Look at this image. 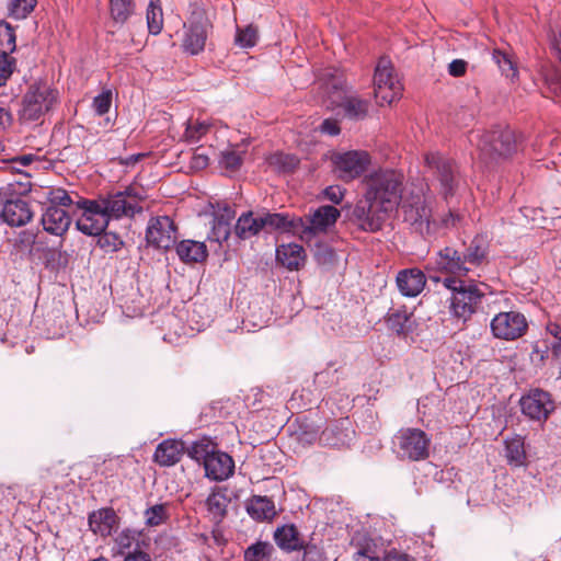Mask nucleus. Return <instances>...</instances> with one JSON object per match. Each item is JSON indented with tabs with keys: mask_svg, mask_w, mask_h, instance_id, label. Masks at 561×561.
I'll list each match as a JSON object with an SVG mask.
<instances>
[{
	"mask_svg": "<svg viewBox=\"0 0 561 561\" xmlns=\"http://www.w3.org/2000/svg\"><path fill=\"white\" fill-rule=\"evenodd\" d=\"M404 175L393 169H378L363 179V196L352 213L356 226L366 232L379 231L387 216L402 201Z\"/></svg>",
	"mask_w": 561,
	"mask_h": 561,
	"instance_id": "nucleus-1",
	"label": "nucleus"
},
{
	"mask_svg": "<svg viewBox=\"0 0 561 561\" xmlns=\"http://www.w3.org/2000/svg\"><path fill=\"white\" fill-rule=\"evenodd\" d=\"M443 285L450 290L449 311L453 317L467 322L482 305L485 296L483 283L446 277Z\"/></svg>",
	"mask_w": 561,
	"mask_h": 561,
	"instance_id": "nucleus-2",
	"label": "nucleus"
},
{
	"mask_svg": "<svg viewBox=\"0 0 561 561\" xmlns=\"http://www.w3.org/2000/svg\"><path fill=\"white\" fill-rule=\"evenodd\" d=\"M324 77V91L332 105L341 107L351 119H362L367 115L368 102L347 92L342 75L328 71Z\"/></svg>",
	"mask_w": 561,
	"mask_h": 561,
	"instance_id": "nucleus-3",
	"label": "nucleus"
},
{
	"mask_svg": "<svg viewBox=\"0 0 561 561\" xmlns=\"http://www.w3.org/2000/svg\"><path fill=\"white\" fill-rule=\"evenodd\" d=\"M58 99V91L49 83L34 82L28 85L22 98L20 116L24 121H38L54 108Z\"/></svg>",
	"mask_w": 561,
	"mask_h": 561,
	"instance_id": "nucleus-4",
	"label": "nucleus"
},
{
	"mask_svg": "<svg viewBox=\"0 0 561 561\" xmlns=\"http://www.w3.org/2000/svg\"><path fill=\"white\" fill-rule=\"evenodd\" d=\"M144 198V190L140 186L130 185L124 191L110 193L107 196L96 201L110 219H118L123 216L131 217L136 213H140Z\"/></svg>",
	"mask_w": 561,
	"mask_h": 561,
	"instance_id": "nucleus-5",
	"label": "nucleus"
},
{
	"mask_svg": "<svg viewBox=\"0 0 561 561\" xmlns=\"http://www.w3.org/2000/svg\"><path fill=\"white\" fill-rule=\"evenodd\" d=\"M190 455L198 461L203 460L206 476L215 481L227 480L233 473V459L226 453L209 450L208 443L193 444Z\"/></svg>",
	"mask_w": 561,
	"mask_h": 561,
	"instance_id": "nucleus-6",
	"label": "nucleus"
},
{
	"mask_svg": "<svg viewBox=\"0 0 561 561\" xmlns=\"http://www.w3.org/2000/svg\"><path fill=\"white\" fill-rule=\"evenodd\" d=\"M374 84L375 98L379 105L391 104L400 98L402 84L388 58L379 59L375 70Z\"/></svg>",
	"mask_w": 561,
	"mask_h": 561,
	"instance_id": "nucleus-7",
	"label": "nucleus"
},
{
	"mask_svg": "<svg viewBox=\"0 0 561 561\" xmlns=\"http://www.w3.org/2000/svg\"><path fill=\"white\" fill-rule=\"evenodd\" d=\"M398 455L412 461L424 460L430 455L431 438L419 428H402L394 437Z\"/></svg>",
	"mask_w": 561,
	"mask_h": 561,
	"instance_id": "nucleus-8",
	"label": "nucleus"
},
{
	"mask_svg": "<svg viewBox=\"0 0 561 561\" xmlns=\"http://www.w3.org/2000/svg\"><path fill=\"white\" fill-rule=\"evenodd\" d=\"M404 221L409 222L421 234L431 232L432 207L431 201L422 192H412L402 199L401 205Z\"/></svg>",
	"mask_w": 561,
	"mask_h": 561,
	"instance_id": "nucleus-9",
	"label": "nucleus"
},
{
	"mask_svg": "<svg viewBox=\"0 0 561 561\" xmlns=\"http://www.w3.org/2000/svg\"><path fill=\"white\" fill-rule=\"evenodd\" d=\"M34 216L28 202L11 194V187L0 188V218L10 227L27 225Z\"/></svg>",
	"mask_w": 561,
	"mask_h": 561,
	"instance_id": "nucleus-10",
	"label": "nucleus"
},
{
	"mask_svg": "<svg viewBox=\"0 0 561 561\" xmlns=\"http://www.w3.org/2000/svg\"><path fill=\"white\" fill-rule=\"evenodd\" d=\"M490 327L494 337L504 341H515L526 334L528 322L520 312L505 311L494 316Z\"/></svg>",
	"mask_w": 561,
	"mask_h": 561,
	"instance_id": "nucleus-11",
	"label": "nucleus"
},
{
	"mask_svg": "<svg viewBox=\"0 0 561 561\" xmlns=\"http://www.w3.org/2000/svg\"><path fill=\"white\" fill-rule=\"evenodd\" d=\"M332 162L337 178L350 182L365 172L370 164V156L366 151L351 150L333 154Z\"/></svg>",
	"mask_w": 561,
	"mask_h": 561,
	"instance_id": "nucleus-12",
	"label": "nucleus"
},
{
	"mask_svg": "<svg viewBox=\"0 0 561 561\" xmlns=\"http://www.w3.org/2000/svg\"><path fill=\"white\" fill-rule=\"evenodd\" d=\"M83 210L77 220V228L88 236H100L107 227L110 218L98 201L82 199L78 203Z\"/></svg>",
	"mask_w": 561,
	"mask_h": 561,
	"instance_id": "nucleus-13",
	"label": "nucleus"
},
{
	"mask_svg": "<svg viewBox=\"0 0 561 561\" xmlns=\"http://www.w3.org/2000/svg\"><path fill=\"white\" fill-rule=\"evenodd\" d=\"M478 147L485 154L507 157L517 150L516 136L510 128L496 129L484 134Z\"/></svg>",
	"mask_w": 561,
	"mask_h": 561,
	"instance_id": "nucleus-14",
	"label": "nucleus"
},
{
	"mask_svg": "<svg viewBox=\"0 0 561 561\" xmlns=\"http://www.w3.org/2000/svg\"><path fill=\"white\" fill-rule=\"evenodd\" d=\"M424 163L436 175L444 195L451 194L457 185V169L454 162L439 152L430 151L424 156Z\"/></svg>",
	"mask_w": 561,
	"mask_h": 561,
	"instance_id": "nucleus-15",
	"label": "nucleus"
},
{
	"mask_svg": "<svg viewBox=\"0 0 561 561\" xmlns=\"http://www.w3.org/2000/svg\"><path fill=\"white\" fill-rule=\"evenodd\" d=\"M146 240L157 249H170L176 241V227L173 220L169 216L151 218L148 222Z\"/></svg>",
	"mask_w": 561,
	"mask_h": 561,
	"instance_id": "nucleus-16",
	"label": "nucleus"
},
{
	"mask_svg": "<svg viewBox=\"0 0 561 561\" xmlns=\"http://www.w3.org/2000/svg\"><path fill=\"white\" fill-rule=\"evenodd\" d=\"M522 412L531 420L545 422L554 411V402L549 392L531 389L520 399Z\"/></svg>",
	"mask_w": 561,
	"mask_h": 561,
	"instance_id": "nucleus-17",
	"label": "nucleus"
},
{
	"mask_svg": "<svg viewBox=\"0 0 561 561\" xmlns=\"http://www.w3.org/2000/svg\"><path fill=\"white\" fill-rule=\"evenodd\" d=\"M339 217L340 210L334 206L319 207L308 219H302V227L299 228L300 239L310 241L314 234L324 232L333 226Z\"/></svg>",
	"mask_w": 561,
	"mask_h": 561,
	"instance_id": "nucleus-18",
	"label": "nucleus"
},
{
	"mask_svg": "<svg viewBox=\"0 0 561 561\" xmlns=\"http://www.w3.org/2000/svg\"><path fill=\"white\" fill-rule=\"evenodd\" d=\"M273 538L277 547L284 552L290 553L304 550L305 554H308L311 551V546L305 542L301 534L294 524L277 527Z\"/></svg>",
	"mask_w": 561,
	"mask_h": 561,
	"instance_id": "nucleus-19",
	"label": "nucleus"
},
{
	"mask_svg": "<svg viewBox=\"0 0 561 561\" xmlns=\"http://www.w3.org/2000/svg\"><path fill=\"white\" fill-rule=\"evenodd\" d=\"M435 268L456 275V278H460L462 276H468L469 268L466 267L462 254L450 247H446L438 251L435 261Z\"/></svg>",
	"mask_w": 561,
	"mask_h": 561,
	"instance_id": "nucleus-20",
	"label": "nucleus"
},
{
	"mask_svg": "<svg viewBox=\"0 0 561 561\" xmlns=\"http://www.w3.org/2000/svg\"><path fill=\"white\" fill-rule=\"evenodd\" d=\"M396 283L399 291L403 296L416 297L423 291L426 277L420 268H405L397 274Z\"/></svg>",
	"mask_w": 561,
	"mask_h": 561,
	"instance_id": "nucleus-21",
	"label": "nucleus"
},
{
	"mask_svg": "<svg viewBox=\"0 0 561 561\" xmlns=\"http://www.w3.org/2000/svg\"><path fill=\"white\" fill-rule=\"evenodd\" d=\"M347 420H340L329 424L320 434L319 442L324 446L343 447L350 445L354 431Z\"/></svg>",
	"mask_w": 561,
	"mask_h": 561,
	"instance_id": "nucleus-22",
	"label": "nucleus"
},
{
	"mask_svg": "<svg viewBox=\"0 0 561 561\" xmlns=\"http://www.w3.org/2000/svg\"><path fill=\"white\" fill-rule=\"evenodd\" d=\"M260 215L262 230L267 232L279 230L299 236V228L302 227L301 217H289L288 215L277 213H263Z\"/></svg>",
	"mask_w": 561,
	"mask_h": 561,
	"instance_id": "nucleus-23",
	"label": "nucleus"
},
{
	"mask_svg": "<svg viewBox=\"0 0 561 561\" xmlns=\"http://www.w3.org/2000/svg\"><path fill=\"white\" fill-rule=\"evenodd\" d=\"M41 221L44 230L54 236H62L71 225L68 213L56 206H47Z\"/></svg>",
	"mask_w": 561,
	"mask_h": 561,
	"instance_id": "nucleus-24",
	"label": "nucleus"
},
{
	"mask_svg": "<svg viewBox=\"0 0 561 561\" xmlns=\"http://www.w3.org/2000/svg\"><path fill=\"white\" fill-rule=\"evenodd\" d=\"M117 522L118 517L112 508H102L89 515L90 529L101 537L112 535L113 530L117 527Z\"/></svg>",
	"mask_w": 561,
	"mask_h": 561,
	"instance_id": "nucleus-25",
	"label": "nucleus"
},
{
	"mask_svg": "<svg viewBox=\"0 0 561 561\" xmlns=\"http://www.w3.org/2000/svg\"><path fill=\"white\" fill-rule=\"evenodd\" d=\"M184 454V444L176 439L161 442L154 451V461L162 467H170L181 460Z\"/></svg>",
	"mask_w": 561,
	"mask_h": 561,
	"instance_id": "nucleus-26",
	"label": "nucleus"
},
{
	"mask_svg": "<svg viewBox=\"0 0 561 561\" xmlns=\"http://www.w3.org/2000/svg\"><path fill=\"white\" fill-rule=\"evenodd\" d=\"M276 257L283 266L296 271L305 264L306 252L296 243L282 244L276 249Z\"/></svg>",
	"mask_w": 561,
	"mask_h": 561,
	"instance_id": "nucleus-27",
	"label": "nucleus"
},
{
	"mask_svg": "<svg viewBox=\"0 0 561 561\" xmlns=\"http://www.w3.org/2000/svg\"><path fill=\"white\" fill-rule=\"evenodd\" d=\"M248 514L257 522L272 520L276 516L274 502L262 495L252 496L247 504Z\"/></svg>",
	"mask_w": 561,
	"mask_h": 561,
	"instance_id": "nucleus-28",
	"label": "nucleus"
},
{
	"mask_svg": "<svg viewBox=\"0 0 561 561\" xmlns=\"http://www.w3.org/2000/svg\"><path fill=\"white\" fill-rule=\"evenodd\" d=\"M504 457L512 467H522L526 465L527 454L525 449V439L522 435H513L504 439Z\"/></svg>",
	"mask_w": 561,
	"mask_h": 561,
	"instance_id": "nucleus-29",
	"label": "nucleus"
},
{
	"mask_svg": "<svg viewBox=\"0 0 561 561\" xmlns=\"http://www.w3.org/2000/svg\"><path fill=\"white\" fill-rule=\"evenodd\" d=\"M144 545V535L136 529L125 528L114 537V548L124 557L129 551L142 549Z\"/></svg>",
	"mask_w": 561,
	"mask_h": 561,
	"instance_id": "nucleus-30",
	"label": "nucleus"
},
{
	"mask_svg": "<svg viewBox=\"0 0 561 561\" xmlns=\"http://www.w3.org/2000/svg\"><path fill=\"white\" fill-rule=\"evenodd\" d=\"M207 38V23L198 22L193 23L188 27L183 39V47L185 51L191 55H197L203 51Z\"/></svg>",
	"mask_w": 561,
	"mask_h": 561,
	"instance_id": "nucleus-31",
	"label": "nucleus"
},
{
	"mask_svg": "<svg viewBox=\"0 0 561 561\" xmlns=\"http://www.w3.org/2000/svg\"><path fill=\"white\" fill-rule=\"evenodd\" d=\"M488 252V245L482 237H476L470 244L461 252L466 267L469 268V273H472L474 268L479 267L484 261Z\"/></svg>",
	"mask_w": 561,
	"mask_h": 561,
	"instance_id": "nucleus-32",
	"label": "nucleus"
},
{
	"mask_svg": "<svg viewBox=\"0 0 561 561\" xmlns=\"http://www.w3.org/2000/svg\"><path fill=\"white\" fill-rule=\"evenodd\" d=\"M176 253L185 263H197L206 259L207 249L203 242L183 240L176 245Z\"/></svg>",
	"mask_w": 561,
	"mask_h": 561,
	"instance_id": "nucleus-33",
	"label": "nucleus"
},
{
	"mask_svg": "<svg viewBox=\"0 0 561 561\" xmlns=\"http://www.w3.org/2000/svg\"><path fill=\"white\" fill-rule=\"evenodd\" d=\"M229 503L230 499L226 493V489H216L209 494L206 505L214 520L218 523L225 517Z\"/></svg>",
	"mask_w": 561,
	"mask_h": 561,
	"instance_id": "nucleus-34",
	"label": "nucleus"
},
{
	"mask_svg": "<svg viewBox=\"0 0 561 561\" xmlns=\"http://www.w3.org/2000/svg\"><path fill=\"white\" fill-rule=\"evenodd\" d=\"M262 230L261 215L253 216L252 211L242 214L236 224V234L240 239H249Z\"/></svg>",
	"mask_w": 561,
	"mask_h": 561,
	"instance_id": "nucleus-35",
	"label": "nucleus"
},
{
	"mask_svg": "<svg viewBox=\"0 0 561 561\" xmlns=\"http://www.w3.org/2000/svg\"><path fill=\"white\" fill-rule=\"evenodd\" d=\"M110 15L115 24L123 25L135 12L134 0H108Z\"/></svg>",
	"mask_w": 561,
	"mask_h": 561,
	"instance_id": "nucleus-36",
	"label": "nucleus"
},
{
	"mask_svg": "<svg viewBox=\"0 0 561 561\" xmlns=\"http://www.w3.org/2000/svg\"><path fill=\"white\" fill-rule=\"evenodd\" d=\"M492 59L499 66L502 75L511 80L518 78V70L516 62L512 56L501 49H494L492 53Z\"/></svg>",
	"mask_w": 561,
	"mask_h": 561,
	"instance_id": "nucleus-37",
	"label": "nucleus"
},
{
	"mask_svg": "<svg viewBox=\"0 0 561 561\" xmlns=\"http://www.w3.org/2000/svg\"><path fill=\"white\" fill-rule=\"evenodd\" d=\"M274 548L267 541H256L244 550V561H270Z\"/></svg>",
	"mask_w": 561,
	"mask_h": 561,
	"instance_id": "nucleus-38",
	"label": "nucleus"
},
{
	"mask_svg": "<svg viewBox=\"0 0 561 561\" xmlns=\"http://www.w3.org/2000/svg\"><path fill=\"white\" fill-rule=\"evenodd\" d=\"M210 126L207 122L190 119L183 134L184 141L191 145L198 142L209 131Z\"/></svg>",
	"mask_w": 561,
	"mask_h": 561,
	"instance_id": "nucleus-39",
	"label": "nucleus"
},
{
	"mask_svg": "<svg viewBox=\"0 0 561 561\" xmlns=\"http://www.w3.org/2000/svg\"><path fill=\"white\" fill-rule=\"evenodd\" d=\"M243 162V152L234 148H228L220 152L219 164L228 172H236Z\"/></svg>",
	"mask_w": 561,
	"mask_h": 561,
	"instance_id": "nucleus-40",
	"label": "nucleus"
},
{
	"mask_svg": "<svg viewBox=\"0 0 561 561\" xmlns=\"http://www.w3.org/2000/svg\"><path fill=\"white\" fill-rule=\"evenodd\" d=\"M158 0H150L147 9V25L150 34L158 35L163 27L162 9L156 3Z\"/></svg>",
	"mask_w": 561,
	"mask_h": 561,
	"instance_id": "nucleus-41",
	"label": "nucleus"
},
{
	"mask_svg": "<svg viewBox=\"0 0 561 561\" xmlns=\"http://www.w3.org/2000/svg\"><path fill=\"white\" fill-rule=\"evenodd\" d=\"M259 30L253 24L245 27H237L234 43L241 48H251L256 45Z\"/></svg>",
	"mask_w": 561,
	"mask_h": 561,
	"instance_id": "nucleus-42",
	"label": "nucleus"
},
{
	"mask_svg": "<svg viewBox=\"0 0 561 561\" xmlns=\"http://www.w3.org/2000/svg\"><path fill=\"white\" fill-rule=\"evenodd\" d=\"M15 49L14 30L4 22H0V55L11 54Z\"/></svg>",
	"mask_w": 561,
	"mask_h": 561,
	"instance_id": "nucleus-43",
	"label": "nucleus"
},
{
	"mask_svg": "<svg viewBox=\"0 0 561 561\" xmlns=\"http://www.w3.org/2000/svg\"><path fill=\"white\" fill-rule=\"evenodd\" d=\"M168 505L156 504L145 511V520L148 526H159L168 519Z\"/></svg>",
	"mask_w": 561,
	"mask_h": 561,
	"instance_id": "nucleus-44",
	"label": "nucleus"
},
{
	"mask_svg": "<svg viewBox=\"0 0 561 561\" xmlns=\"http://www.w3.org/2000/svg\"><path fill=\"white\" fill-rule=\"evenodd\" d=\"M37 0H11L9 4L10 14L18 19L26 18L35 8Z\"/></svg>",
	"mask_w": 561,
	"mask_h": 561,
	"instance_id": "nucleus-45",
	"label": "nucleus"
},
{
	"mask_svg": "<svg viewBox=\"0 0 561 561\" xmlns=\"http://www.w3.org/2000/svg\"><path fill=\"white\" fill-rule=\"evenodd\" d=\"M214 220L231 225L236 216L234 209L226 202H217L216 205L211 204Z\"/></svg>",
	"mask_w": 561,
	"mask_h": 561,
	"instance_id": "nucleus-46",
	"label": "nucleus"
},
{
	"mask_svg": "<svg viewBox=\"0 0 561 561\" xmlns=\"http://www.w3.org/2000/svg\"><path fill=\"white\" fill-rule=\"evenodd\" d=\"M409 320L407 312L393 311L388 314L387 323L391 331L397 334L405 333V324Z\"/></svg>",
	"mask_w": 561,
	"mask_h": 561,
	"instance_id": "nucleus-47",
	"label": "nucleus"
},
{
	"mask_svg": "<svg viewBox=\"0 0 561 561\" xmlns=\"http://www.w3.org/2000/svg\"><path fill=\"white\" fill-rule=\"evenodd\" d=\"M112 105V91L104 90L93 99L92 107L96 115H104Z\"/></svg>",
	"mask_w": 561,
	"mask_h": 561,
	"instance_id": "nucleus-48",
	"label": "nucleus"
},
{
	"mask_svg": "<svg viewBox=\"0 0 561 561\" xmlns=\"http://www.w3.org/2000/svg\"><path fill=\"white\" fill-rule=\"evenodd\" d=\"M49 206L56 207H69L72 204V199L67 191L62 188L51 190L48 195Z\"/></svg>",
	"mask_w": 561,
	"mask_h": 561,
	"instance_id": "nucleus-49",
	"label": "nucleus"
},
{
	"mask_svg": "<svg viewBox=\"0 0 561 561\" xmlns=\"http://www.w3.org/2000/svg\"><path fill=\"white\" fill-rule=\"evenodd\" d=\"M229 236L230 225L214 220L213 228L208 236V239L220 244L221 242L226 241L229 238Z\"/></svg>",
	"mask_w": 561,
	"mask_h": 561,
	"instance_id": "nucleus-50",
	"label": "nucleus"
},
{
	"mask_svg": "<svg viewBox=\"0 0 561 561\" xmlns=\"http://www.w3.org/2000/svg\"><path fill=\"white\" fill-rule=\"evenodd\" d=\"M14 59L7 56L0 55V87L4 85L8 79L11 77L14 70Z\"/></svg>",
	"mask_w": 561,
	"mask_h": 561,
	"instance_id": "nucleus-51",
	"label": "nucleus"
},
{
	"mask_svg": "<svg viewBox=\"0 0 561 561\" xmlns=\"http://www.w3.org/2000/svg\"><path fill=\"white\" fill-rule=\"evenodd\" d=\"M24 181H19L15 184L9 183L7 186H2L1 188H9L11 187V194L13 196H20L27 193L31 190V182L28 180L27 174H23Z\"/></svg>",
	"mask_w": 561,
	"mask_h": 561,
	"instance_id": "nucleus-52",
	"label": "nucleus"
},
{
	"mask_svg": "<svg viewBox=\"0 0 561 561\" xmlns=\"http://www.w3.org/2000/svg\"><path fill=\"white\" fill-rule=\"evenodd\" d=\"M323 195L330 202L340 204L344 198L345 188L340 185H330L323 191Z\"/></svg>",
	"mask_w": 561,
	"mask_h": 561,
	"instance_id": "nucleus-53",
	"label": "nucleus"
},
{
	"mask_svg": "<svg viewBox=\"0 0 561 561\" xmlns=\"http://www.w3.org/2000/svg\"><path fill=\"white\" fill-rule=\"evenodd\" d=\"M319 129L321 133L330 136H336L341 131L337 121L332 118L324 119L319 126Z\"/></svg>",
	"mask_w": 561,
	"mask_h": 561,
	"instance_id": "nucleus-54",
	"label": "nucleus"
},
{
	"mask_svg": "<svg viewBox=\"0 0 561 561\" xmlns=\"http://www.w3.org/2000/svg\"><path fill=\"white\" fill-rule=\"evenodd\" d=\"M467 62L462 59H455L448 65V72L453 77H461L466 73Z\"/></svg>",
	"mask_w": 561,
	"mask_h": 561,
	"instance_id": "nucleus-55",
	"label": "nucleus"
},
{
	"mask_svg": "<svg viewBox=\"0 0 561 561\" xmlns=\"http://www.w3.org/2000/svg\"><path fill=\"white\" fill-rule=\"evenodd\" d=\"M123 561H152V559L144 549H137L127 552Z\"/></svg>",
	"mask_w": 561,
	"mask_h": 561,
	"instance_id": "nucleus-56",
	"label": "nucleus"
},
{
	"mask_svg": "<svg viewBox=\"0 0 561 561\" xmlns=\"http://www.w3.org/2000/svg\"><path fill=\"white\" fill-rule=\"evenodd\" d=\"M381 561H415L414 558L410 557L407 553L391 550L389 551Z\"/></svg>",
	"mask_w": 561,
	"mask_h": 561,
	"instance_id": "nucleus-57",
	"label": "nucleus"
},
{
	"mask_svg": "<svg viewBox=\"0 0 561 561\" xmlns=\"http://www.w3.org/2000/svg\"><path fill=\"white\" fill-rule=\"evenodd\" d=\"M354 561H381L379 557L374 556L370 553L368 549H362L354 553L353 556Z\"/></svg>",
	"mask_w": 561,
	"mask_h": 561,
	"instance_id": "nucleus-58",
	"label": "nucleus"
},
{
	"mask_svg": "<svg viewBox=\"0 0 561 561\" xmlns=\"http://www.w3.org/2000/svg\"><path fill=\"white\" fill-rule=\"evenodd\" d=\"M208 165V157L203 153H195L192 159V167L202 170Z\"/></svg>",
	"mask_w": 561,
	"mask_h": 561,
	"instance_id": "nucleus-59",
	"label": "nucleus"
},
{
	"mask_svg": "<svg viewBox=\"0 0 561 561\" xmlns=\"http://www.w3.org/2000/svg\"><path fill=\"white\" fill-rule=\"evenodd\" d=\"M547 331L561 342V324L557 322H549Z\"/></svg>",
	"mask_w": 561,
	"mask_h": 561,
	"instance_id": "nucleus-60",
	"label": "nucleus"
},
{
	"mask_svg": "<svg viewBox=\"0 0 561 561\" xmlns=\"http://www.w3.org/2000/svg\"><path fill=\"white\" fill-rule=\"evenodd\" d=\"M11 123V114L9 111L0 107V130L4 129Z\"/></svg>",
	"mask_w": 561,
	"mask_h": 561,
	"instance_id": "nucleus-61",
	"label": "nucleus"
},
{
	"mask_svg": "<svg viewBox=\"0 0 561 561\" xmlns=\"http://www.w3.org/2000/svg\"><path fill=\"white\" fill-rule=\"evenodd\" d=\"M35 160V157L33 154H22L20 157H16L13 162L15 164L26 167L31 164Z\"/></svg>",
	"mask_w": 561,
	"mask_h": 561,
	"instance_id": "nucleus-62",
	"label": "nucleus"
},
{
	"mask_svg": "<svg viewBox=\"0 0 561 561\" xmlns=\"http://www.w3.org/2000/svg\"><path fill=\"white\" fill-rule=\"evenodd\" d=\"M299 440L301 443H307V444H311L312 442L316 440V434H308V433H305L300 436Z\"/></svg>",
	"mask_w": 561,
	"mask_h": 561,
	"instance_id": "nucleus-63",
	"label": "nucleus"
},
{
	"mask_svg": "<svg viewBox=\"0 0 561 561\" xmlns=\"http://www.w3.org/2000/svg\"><path fill=\"white\" fill-rule=\"evenodd\" d=\"M110 236L108 234H104L103 237H101L99 239V242L102 247H105V244H108L110 243Z\"/></svg>",
	"mask_w": 561,
	"mask_h": 561,
	"instance_id": "nucleus-64",
	"label": "nucleus"
}]
</instances>
